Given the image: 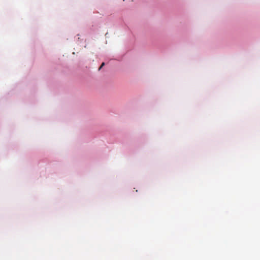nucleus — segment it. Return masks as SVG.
<instances>
[{
	"label": "nucleus",
	"instance_id": "obj_1",
	"mask_svg": "<svg viewBox=\"0 0 260 260\" xmlns=\"http://www.w3.org/2000/svg\"><path fill=\"white\" fill-rule=\"evenodd\" d=\"M105 65V63L104 62H103L101 64V66H100V68H99V70H101L102 68H103Z\"/></svg>",
	"mask_w": 260,
	"mask_h": 260
}]
</instances>
